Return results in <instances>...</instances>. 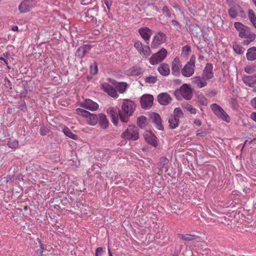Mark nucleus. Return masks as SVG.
Wrapping results in <instances>:
<instances>
[{"label": "nucleus", "instance_id": "nucleus-1", "mask_svg": "<svg viewBox=\"0 0 256 256\" xmlns=\"http://www.w3.org/2000/svg\"><path fill=\"white\" fill-rule=\"evenodd\" d=\"M234 27L238 32V36L242 38H246L242 42L244 46H248L252 42L256 37V35L250 31V28L240 22H235L234 23Z\"/></svg>", "mask_w": 256, "mask_h": 256}, {"label": "nucleus", "instance_id": "nucleus-2", "mask_svg": "<svg viewBox=\"0 0 256 256\" xmlns=\"http://www.w3.org/2000/svg\"><path fill=\"white\" fill-rule=\"evenodd\" d=\"M140 130L136 126H128L122 134V138L132 140H136L139 138Z\"/></svg>", "mask_w": 256, "mask_h": 256}, {"label": "nucleus", "instance_id": "nucleus-3", "mask_svg": "<svg viewBox=\"0 0 256 256\" xmlns=\"http://www.w3.org/2000/svg\"><path fill=\"white\" fill-rule=\"evenodd\" d=\"M184 116V114L180 108H174V114L168 119L169 126L171 129L176 128L179 124L180 118Z\"/></svg>", "mask_w": 256, "mask_h": 256}, {"label": "nucleus", "instance_id": "nucleus-4", "mask_svg": "<svg viewBox=\"0 0 256 256\" xmlns=\"http://www.w3.org/2000/svg\"><path fill=\"white\" fill-rule=\"evenodd\" d=\"M76 112L78 114L80 115L87 118L88 123L90 125L94 126L98 122L99 114L96 115L94 114H91L88 111L80 108H77L76 110Z\"/></svg>", "mask_w": 256, "mask_h": 256}, {"label": "nucleus", "instance_id": "nucleus-5", "mask_svg": "<svg viewBox=\"0 0 256 256\" xmlns=\"http://www.w3.org/2000/svg\"><path fill=\"white\" fill-rule=\"evenodd\" d=\"M210 108L218 118L226 122H230V119L229 116L220 106L216 104H212L210 106Z\"/></svg>", "mask_w": 256, "mask_h": 256}, {"label": "nucleus", "instance_id": "nucleus-6", "mask_svg": "<svg viewBox=\"0 0 256 256\" xmlns=\"http://www.w3.org/2000/svg\"><path fill=\"white\" fill-rule=\"evenodd\" d=\"M195 57L192 56L190 60L182 69V74L185 77L191 76L194 72Z\"/></svg>", "mask_w": 256, "mask_h": 256}, {"label": "nucleus", "instance_id": "nucleus-7", "mask_svg": "<svg viewBox=\"0 0 256 256\" xmlns=\"http://www.w3.org/2000/svg\"><path fill=\"white\" fill-rule=\"evenodd\" d=\"M168 52L166 49L162 48L158 52L153 54L149 60L152 65H155L162 62L166 57Z\"/></svg>", "mask_w": 256, "mask_h": 256}, {"label": "nucleus", "instance_id": "nucleus-8", "mask_svg": "<svg viewBox=\"0 0 256 256\" xmlns=\"http://www.w3.org/2000/svg\"><path fill=\"white\" fill-rule=\"evenodd\" d=\"M136 104L132 100L126 99L122 106V109L124 114L128 116H132L136 110Z\"/></svg>", "mask_w": 256, "mask_h": 256}, {"label": "nucleus", "instance_id": "nucleus-9", "mask_svg": "<svg viewBox=\"0 0 256 256\" xmlns=\"http://www.w3.org/2000/svg\"><path fill=\"white\" fill-rule=\"evenodd\" d=\"M134 46L142 56L147 58L151 54L152 52L150 47L148 45L143 44L139 40L135 42Z\"/></svg>", "mask_w": 256, "mask_h": 256}, {"label": "nucleus", "instance_id": "nucleus-10", "mask_svg": "<svg viewBox=\"0 0 256 256\" xmlns=\"http://www.w3.org/2000/svg\"><path fill=\"white\" fill-rule=\"evenodd\" d=\"M166 34L162 32H159L153 37L151 42V48H157L166 40Z\"/></svg>", "mask_w": 256, "mask_h": 256}, {"label": "nucleus", "instance_id": "nucleus-11", "mask_svg": "<svg viewBox=\"0 0 256 256\" xmlns=\"http://www.w3.org/2000/svg\"><path fill=\"white\" fill-rule=\"evenodd\" d=\"M153 102V96L148 94L143 95L140 100L141 106L144 109L150 108L152 106Z\"/></svg>", "mask_w": 256, "mask_h": 256}, {"label": "nucleus", "instance_id": "nucleus-12", "mask_svg": "<svg viewBox=\"0 0 256 256\" xmlns=\"http://www.w3.org/2000/svg\"><path fill=\"white\" fill-rule=\"evenodd\" d=\"M157 100L160 105L165 106L172 102V98L168 92H162L158 96Z\"/></svg>", "mask_w": 256, "mask_h": 256}, {"label": "nucleus", "instance_id": "nucleus-13", "mask_svg": "<svg viewBox=\"0 0 256 256\" xmlns=\"http://www.w3.org/2000/svg\"><path fill=\"white\" fill-rule=\"evenodd\" d=\"M34 6V2L32 0H24L22 1L18 6V10L21 13H25L29 12Z\"/></svg>", "mask_w": 256, "mask_h": 256}, {"label": "nucleus", "instance_id": "nucleus-14", "mask_svg": "<svg viewBox=\"0 0 256 256\" xmlns=\"http://www.w3.org/2000/svg\"><path fill=\"white\" fill-rule=\"evenodd\" d=\"M182 96L186 100H190L192 96V89L187 84H184L179 90Z\"/></svg>", "mask_w": 256, "mask_h": 256}, {"label": "nucleus", "instance_id": "nucleus-15", "mask_svg": "<svg viewBox=\"0 0 256 256\" xmlns=\"http://www.w3.org/2000/svg\"><path fill=\"white\" fill-rule=\"evenodd\" d=\"M92 46L90 44H84L79 47L76 50L75 56L78 58H83L86 54L90 50Z\"/></svg>", "mask_w": 256, "mask_h": 256}, {"label": "nucleus", "instance_id": "nucleus-16", "mask_svg": "<svg viewBox=\"0 0 256 256\" xmlns=\"http://www.w3.org/2000/svg\"><path fill=\"white\" fill-rule=\"evenodd\" d=\"M213 70V66L212 64L208 63L202 72V76L206 80L212 78L214 76Z\"/></svg>", "mask_w": 256, "mask_h": 256}, {"label": "nucleus", "instance_id": "nucleus-17", "mask_svg": "<svg viewBox=\"0 0 256 256\" xmlns=\"http://www.w3.org/2000/svg\"><path fill=\"white\" fill-rule=\"evenodd\" d=\"M80 106L90 110H96L98 108V104L90 99H86L80 104Z\"/></svg>", "mask_w": 256, "mask_h": 256}, {"label": "nucleus", "instance_id": "nucleus-18", "mask_svg": "<svg viewBox=\"0 0 256 256\" xmlns=\"http://www.w3.org/2000/svg\"><path fill=\"white\" fill-rule=\"evenodd\" d=\"M128 88V85L125 82H118L113 80V89L117 90L120 94H124Z\"/></svg>", "mask_w": 256, "mask_h": 256}, {"label": "nucleus", "instance_id": "nucleus-19", "mask_svg": "<svg viewBox=\"0 0 256 256\" xmlns=\"http://www.w3.org/2000/svg\"><path fill=\"white\" fill-rule=\"evenodd\" d=\"M180 63V60L178 57L176 58L172 61V74L176 76H178L180 74V70L182 66Z\"/></svg>", "mask_w": 256, "mask_h": 256}, {"label": "nucleus", "instance_id": "nucleus-20", "mask_svg": "<svg viewBox=\"0 0 256 256\" xmlns=\"http://www.w3.org/2000/svg\"><path fill=\"white\" fill-rule=\"evenodd\" d=\"M150 116L152 122L154 124L156 128L158 130H163L164 127L162 124V119L160 116L156 112H152L150 114Z\"/></svg>", "mask_w": 256, "mask_h": 256}, {"label": "nucleus", "instance_id": "nucleus-21", "mask_svg": "<svg viewBox=\"0 0 256 256\" xmlns=\"http://www.w3.org/2000/svg\"><path fill=\"white\" fill-rule=\"evenodd\" d=\"M138 32L142 38L146 41H148L152 34V30L147 27H142L139 28Z\"/></svg>", "mask_w": 256, "mask_h": 256}, {"label": "nucleus", "instance_id": "nucleus-22", "mask_svg": "<svg viewBox=\"0 0 256 256\" xmlns=\"http://www.w3.org/2000/svg\"><path fill=\"white\" fill-rule=\"evenodd\" d=\"M193 84L198 88H202L207 85L206 80L202 76H194L192 78Z\"/></svg>", "mask_w": 256, "mask_h": 256}, {"label": "nucleus", "instance_id": "nucleus-23", "mask_svg": "<svg viewBox=\"0 0 256 256\" xmlns=\"http://www.w3.org/2000/svg\"><path fill=\"white\" fill-rule=\"evenodd\" d=\"M144 138L146 142L151 146L156 147L158 145L156 137L150 132H148L144 134Z\"/></svg>", "mask_w": 256, "mask_h": 256}, {"label": "nucleus", "instance_id": "nucleus-24", "mask_svg": "<svg viewBox=\"0 0 256 256\" xmlns=\"http://www.w3.org/2000/svg\"><path fill=\"white\" fill-rule=\"evenodd\" d=\"M243 82L247 86L253 87L256 84V74L252 76H247L243 77Z\"/></svg>", "mask_w": 256, "mask_h": 256}, {"label": "nucleus", "instance_id": "nucleus-25", "mask_svg": "<svg viewBox=\"0 0 256 256\" xmlns=\"http://www.w3.org/2000/svg\"><path fill=\"white\" fill-rule=\"evenodd\" d=\"M158 70L162 76H168L170 72V66L166 63L162 64L158 68Z\"/></svg>", "mask_w": 256, "mask_h": 256}, {"label": "nucleus", "instance_id": "nucleus-26", "mask_svg": "<svg viewBox=\"0 0 256 256\" xmlns=\"http://www.w3.org/2000/svg\"><path fill=\"white\" fill-rule=\"evenodd\" d=\"M246 59L249 61H253L256 59V47L252 46L247 50Z\"/></svg>", "mask_w": 256, "mask_h": 256}, {"label": "nucleus", "instance_id": "nucleus-27", "mask_svg": "<svg viewBox=\"0 0 256 256\" xmlns=\"http://www.w3.org/2000/svg\"><path fill=\"white\" fill-rule=\"evenodd\" d=\"M100 127L104 129H106L108 126V121L106 118V116L103 114H99L98 122Z\"/></svg>", "mask_w": 256, "mask_h": 256}, {"label": "nucleus", "instance_id": "nucleus-28", "mask_svg": "<svg viewBox=\"0 0 256 256\" xmlns=\"http://www.w3.org/2000/svg\"><path fill=\"white\" fill-rule=\"evenodd\" d=\"M178 237L179 238L182 240H185V241H192V240H196V238H198V236H197L195 235H193V234H178Z\"/></svg>", "mask_w": 256, "mask_h": 256}, {"label": "nucleus", "instance_id": "nucleus-29", "mask_svg": "<svg viewBox=\"0 0 256 256\" xmlns=\"http://www.w3.org/2000/svg\"><path fill=\"white\" fill-rule=\"evenodd\" d=\"M129 74L132 76H138L142 74V70L138 66H133L129 70Z\"/></svg>", "mask_w": 256, "mask_h": 256}, {"label": "nucleus", "instance_id": "nucleus-30", "mask_svg": "<svg viewBox=\"0 0 256 256\" xmlns=\"http://www.w3.org/2000/svg\"><path fill=\"white\" fill-rule=\"evenodd\" d=\"M101 88L110 96H112V86L110 84L107 82H103L101 84Z\"/></svg>", "mask_w": 256, "mask_h": 256}, {"label": "nucleus", "instance_id": "nucleus-31", "mask_svg": "<svg viewBox=\"0 0 256 256\" xmlns=\"http://www.w3.org/2000/svg\"><path fill=\"white\" fill-rule=\"evenodd\" d=\"M63 132L67 136L72 140H77L78 139V136L73 134L70 130L68 127L66 126L64 128Z\"/></svg>", "mask_w": 256, "mask_h": 256}, {"label": "nucleus", "instance_id": "nucleus-32", "mask_svg": "<svg viewBox=\"0 0 256 256\" xmlns=\"http://www.w3.org/2000/svg\"><path fill=\"white\" fill-rule=\"evenodd\" d=\"M104 4L106 6L107 10L104 6V10L106 13L108 18H110L111 14L110 12L111 6H112V0H104Z\"/></svg>", "mask_w": 256, "mask_h": 256}, {"label": "nucleus", "instance_id": "nucleus-33", "mask_svg": "<svg viewBox=\"0 0 256 256\" xmlns=\"http://www.w3.org/2000/svg\"><path fill=\"white\" fill-rule=\"evenodd\" d=\"M248 17L253 26L256 28V16L252 10H248Z\"/></svg>", "mask_w": 256, "mask_h": 256}, {"label": "nucleus", "instance_id": "nucleus-34", "mask_svg": "<svg viewBox=\"0 0 256 256\" xmlns=\"http://www.w3.org/2000/svg\"><path fill=\"white\" fill-rule=\"evenodd\" d=\"M238 8H239L238 6H232L229 9L228 14L232 18H234L236 17V16L238 15L237 10Z\"/></svg>", "mask_w": 256, "mask_h": 256}, {"label": "nucleus", "instance_id": "nucleus-35", "mask_svg": "<svg viewBox=\"0 0 256 256\" xmlns=\"http://www.w3.org/2000/svg\"><path fill=\"white\" fill-rule=\"evenodd\" d=\"M145 82L146 84H154L157 81V77L156 76H150L144 78Z\"/></svg>", "mask_w": 256, "mask_h": 256}, {"label": "nucleus", "instance_id": "nucleus-36", "mask_svg": "<svg viewBox=\"0 0 256 256\" xmlns=\"http://www.w3.org/2000/svg\"><path fill=\"white\" fill-rule=\"evenodd\" d=\"M197 99L198 102L202 106H207L208 104V100L207 99L204 97V96L202 94H198L197 95Z\"/></svg>", "mask_w": 256, "mask_h": 256}, {"label": "nucleus", "instance_id": "nucleus-37", "mask_svg": "<svg viewBox=\"0 0 256 256\" xmlns=\"http://www.w3.org/2000/svg\"><path fill=\"white\" fill-rule=\"evenodd\" d=\"M182 107L188 111L192 114H196V109L189 104H185L182 105Z\"/></svg>", "mask_w": 256, "mask_h": 256}, {"label": "nucleus", "instance_id": "nucleus-38", "mask_svg": "<svg viewBox=\"0 0 256 256\" xmlns=\"http://www.w3.org/2000/svg\"><path fill=\"white\" fill-rule=\"evenodd\" d=\"M8 146L11 148L16 149L18 146V142L16 140L10 139L8 142Z\"/></svg>", "mask_w": 256, "mask_h": 256}, {"label": "nucleus", "instance_id": "nucleus-39", "mask_svg": "<svg viewBox=\"0 0 256 256\" xmlns=\"http://www.w3.org/2000/svg\"><path fill=\"white\" fill-rule=\"evenodd\" d=\"M146 121V118L144 116H141L138 117L137 119V124L140 128H142L145 124Z\"/></svg>", "mask_w": 256, "mask_h": 256}, {"label": "nucleus", "instance_id": "nucleus-40", "mask_svg": "<svg viewBox=\"0 0 256 256\" xmlns=\"http://www.w3.org/2000/svg\"><path fill=\"white\" fill-rule=\"evenodd\" d=\"M119 116L120 122L123 123L127 122L129 120L130 117L131 116L125 114L124 115L120 112H119Z\"/></svg>", "mask_w": 256, "mask_h": 256}, {"label": "nucleus", "instance_id": "nucleus-41", "mask_svg": "<svg viewBox=\"0 0 256 256\" xmlns=\"http://www.w3.org/2000/svg\"><path fill=\"white\" fill-rule=\"evenodd\" d=\"M234 52L238 54H242L244 53L243 48L240 45H234L233 46Z\"/></svg>", "mask_w": 256, "mask_h": 256}, {"label": "nucleus", "instance_id": "nucleus-42", "mask_svg": "<svg viewBox=\"0 0 256 256\" xmlns=\"http://www.w3.org/2000/svg\"><path fill=\"white\" fill-rule=\"evenodd\" d=\"M168 160L165 157H162L160 159V167L163 168L164 166L168 164Z\"/></svg>", "mask_w": 256, "mask_h": 256}, {"label": "nucleus", "instance_id": "nucleus-43", "mask_svg": "<svg viewBox=\"0 0 256 256\" xmlns=\"http://www.w3.org/2000/svg\"><path fill=\"white\" fill-rule=\"evenodd\" d=\"M162 11L166 14V16L169 18H171L172 17V14H170L168 8L166 6H164L162 8Z\"/></svg>", "mask_w": 256, "mask_h": 256}, {"label": "nucleus", "instance_id": "nucleus-44", "mask_svg": "<svg viewBox=\"0 0 256 256\" xmlns=\"http://www.w3.org/2000/svg\"><path fill=\"white\" fill-rule=\"evenodd\" d=\"M182 52L184 53L186 55H188L191 52V48L188 45L185 46L182 48Z\"/></svg>", "mask_w": 256, "mask_h": 256}, {"label": "nucleus", "instance_id": "nucleus-45", "mask_svg": "<svg viewBox=\"0 0 256 256\" xmlns=\"http://www.w3.org/2000/svg\"><path fill=\"white\" fill-rule=\"evenodd\" d=\"M40 134L42 136H46L48 134V130L47 128L44 127V126H42L40 128Z\"/></svg>", "mask_w": 256, "mask_h": 256}, {"label": "nucleus", "instance_id": "nucleus-46", "mask_svg": "<svg viewBox=\"0 0 256 256\" xmlns=\"http://www.w3.org/2000/svg\"><path fill=\"white\" fill-rule=\"evenodd\" d=\"M28 94V90L26 86L24 87L23 90H22L20 94V98H25Z\"/></svg>", "mask_w": 256, "mask_h": 256}, {"label": "nucleus", "instance_id": "nucleus-47", "mask_svg": "<svg viewBox=\"0 0 256 256\" xmlns=\"http://www.w3.org/2000/svg\"><path fill=\"white\" fill-rule=\"evenodd\" d=\"M90 71L91 73L93 74H96L98 73V66L96 63L94 64V68H92V66H90Z\"/></svg>", "mask_w": 256, "mask_h": 256}, {"label": "nucleus", "instance_id": "nucleus-48", "mask_svg": "<svg viewBox=\"0 0 256 256\" xmlns=\"http://www.w3.org/2000/svg\"><path fill=\"white\" fill-rule=\"evenodd\" d=\"M22 102V104L19 105L18 108H20L22 111L26 112L27 110V108L26 106V102Z\"/></svg>", "mask_w": 256, "mask_h": 256}, {"label": "nucleus", "instance_id": "nucleus-49", "mask_svg": "<svg viewBox=\"0 0 256 256\" xmlns=\"http://www.w3.org/2000/svg\"><path fill=\"white\" fill-rule=\"evenodd\" d=\"M103 252V249L102 248L98 247L96 248V256H102Z\"/></svg>", "mask_w": 256, "mask_h": 256}, {"label": "nucleus", "instance_id": "nucleus-50", "mask_svg": "<svg viewBox=\"0 0 256 256\" xmlns=\"http://www.w3.org/2000/svg\"><path fill=\"white\" fill-rule=\"evenodd\" d=\"M119 122V119L118 116H115L113 114V124L116 126H118Z\"/></svg>", "mask_w": 256, "mask_h": 256}, {"label": "nucleus", "instance_id": "nucleus-51", "mask_svg": "<svg viewBox=\"0 0 256 256\" xmlns=\"http://www.w3.org/2000/svg\"><path fill=\"white\" fill-rule=\"evenodd\" d=\"M244 70L248 74H252L254 72V69L252 67L247 66L245 68Z\"/></svg>", "mask_w": 256, "mask_h": 256}, {"label": "nucleus", "instance_id": "nucleus-52", "mask_svg": "<svg viewBox=\"0 0 256 256\" xmlns=\"http://www.w3.org/2000/svg\"><path fill=\"white\" fill-rule=\"evenodd\" d=\"M4 82H6V83H7V84H8V86L10 87V89H12V82L10 81V80L8 78H4Z\"/></svg>", "mask_w": 256, "mask_h": 256}, {"label": "nucleus", "instance_id": "nucleus-53", "mask_svg": "<svg viewBox=\"0 0 256 256\" xmlns=\"http://www.w3.org/2000/svg\"><path fill=\"white\" fill-rule=\"evenodd\" d=\"M92 0H82V4L83 5H87L92 2Z\"/></svg>", "mask_w": 256, "mask_h": 256}, {"label": "nucleus", "instance_id": "nucleus-54", "mask_svg": "<svg viewBox=\"0 0 256 256\" xmlns=\"http://www.w3.org/2000/svg\"><path fill=\"white\" fill-rule=\"evenodd\" d=\"M0 60H2V61H3V62H4V64L6 66H7L8 68V69L10 68V66H8V61L4 57H0Z\"/></svg>", "mask_w": 256, "mask_h": 256}, {"label": "nucleus", "instance_id": "nucleus-55", "mask_svg": "<svg viewBox=\"0 0 256 256\" xmlns=\"http://www.w3.org/2000/svg\"><path fill=\"white\" fill-rule=\"evenodd\" d=\"M251 104L252 106L254 107V108L256 109V97L252 98L251 100Z\"/></svg>", "mask_w": 256, "mask_h": 256}, {"label": "nucleus", "instance_id": "nucleus-56", "mask_svg": "<svg viewBox=\"0 0 256 256\" xmlns=\"http://www.w3.org/2000/svg\"><path fill=\"white\" fill-rule=\"evenodd\" d=\"M194 124L196 126H200L201 125V122L198 119H196L194 120Z\"/></svg>", "mask_w": 256, "mask_h": 256}, {"label": "nucleus", "instance_id": "nucleus-57", "mask_svg": "<svg viewBox=\"0 0 256 256\" xmlns=\"http://www.w3.org/2000/svg\"><path fill=\"white\" fill-rule=\"evenodd\" d=\"M172 24L174 26H180V24L179 22L176 20H172Z\"/></svg>", "mask_w": 256, "mask_h": 256}, {"label": "nucleus", "instance_id": "nucleus-58", "mask_svg": "<svg viewBox=\"0 0 256 256\" xmlns=\"http://www.w3.org/2000/svg\"><path fill=\"white\" fill-rule=\"evenodd\" d=\"M251 118L254 120L255 122H256V113L255 112H252L251 114Z\"/></svg>", "mask_w": 256, "mask_h": 256}, {"label": "nucleus", "instance_id": "nucleus-59", "mask_svg": "<svg viewBox=\"0 0 256 256\" xmlns=\"http://www.w3.org/2000/svg\"><path fill=\"white\" fill-rule=\"evenodd\" d=\"M107 112L108 114L112 118V108H109L108 109Z\"/></svg>", "mask_w": 256, "mask_h": 256}, {"label": "nucleus", "instance_id": "nucleus-60", "mask_svg": "<svg viewBox=\"0 0 256 256\" xmlns=\"http://www.w3.org/2000/svg\"><path fill=\"white\" fill-rule=\"evenodd\" d=\"M117 92L118 91L115 90H113V98H116L118 97Z\"/></svg>", "mask_w": 256, "mask_h": 256}, {"label": "nucleus", "instance_id": "nucleus-61", "mask_svg": "<svg viewBox=\"0 0 256 256\" xmlns=\"http://www.w3.org/2000/svg\"><path fill=\"white\" fill-rule=\"evenodd\" d=\"M36 252L38 254L40 255V256H42L43 254V250L40 249L38 250Z\"/></svg>", "mask_w": 256, "mask_h": 256}, {"label": "nucleus", "instance_id": "nucleus-62", "mask_svg": "<svg viewBox=\"0 0 256 256\" xmlns=\"http://www.w3.org/2000/svg\"><path fill=\"white\" fill-rule=\"evenodd\" d=\"M18 26H12V30L14 31H17L18 30Z\"/></svg>", "mask_w": 256, "mask_h": 256}, {"label": "nucleus", "instance_id": "nucleus-63", "mask_svg": "<svg viewBox=\"0 0 256 256\" xmlns=\"http://www.w3.org/2000/svg\"><path fill=\"white\" fill-rule=\"evenodd\" d=\"M108 254L109 256H112V252H111L110 248V246L108 245Z\"/></svg>", "mask_w": 256, "mask_h": 256}, {"label": "nucleus", "instance_id": "nucleus-64", "mask_svg": "<svg viewBox=\"0 0 256 256\" xmlns=\"http://www.w3.org/2000/svg\"><path fill=\"white\" fill-rule=\"evenodd\" d=\"M40 250H44V246L43 244L42 243L40 244Z\"/></svg>", "mask_w": 256, "mask_h": 256}]
</instances>
